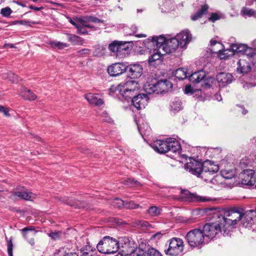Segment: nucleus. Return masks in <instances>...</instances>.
<instances>
[{"mask_svg":"<svg viewBox=\"0 0 256 256\" xmlns=\"http://www.w3.org/2000/svg\"><path fill=\"white\" fill-rule=\"evenodd\" d=\"M181 194L182 198L190 202H209L213 200L212 198L198 196L196 194L191 193L188 190H181Z\"/></svg>","mask_w":256,"mask_h":256,"instance_id":"9d476101","label":"nucleus"},{"mask_svg":"<svg viewBox=\"0 0 256 256\" xmlns=\"http://www.w3.org/2000/svg\"><path fill=\"white\" fill-rule=\"evenodd\" d=\"M110 92H116L118 94H120L126 100H130L131 102L133 98L138 94V93L136 92L128 90H123V88H120L115 86H112L110 88Z\"/></svg>","mask_w":256,"mask_h":256,"instance_id":"dca6fc26","label":"nucleus"},{"mask_svg":"<svg viewBox=\"0 0 256 256\" xmlns=\"http://www.w3.org/2000/svg\"><path fill=\"white\" fill-rule=\"evenodd\" d=\"M242 14L244 16H254L256 12L252 9H250L247 8H244L242 10Z\"/></svg>","mask_w":256,"mask_h":256,"instance_id":"c03bdc74","label":"nucleus"},{"mask_svg":"<svg viewBox=\"0 0 256 256\" xmlns=\"http://www.w3.org/2000/svg\"><path fill=\"white\" fill-rule=\"evenodd\" d=\"M182 102L179 100H174L170 104V110L176 112L182 110Z\"/></svg>","mask_w":256,"mask_h":256,"instance_id":"c9c22d12","label":"nucleus"},{"mask_svg":"<svg viewBox=\"0 0 256 256\" xmlns=\"http://www.w3.org/2000/svg\"><path fill=\"white\" fill-rule=\"evenodd\" d=\"M119 248V243L117 240L109 236L104 237L96 246L98 252L105 254L115 253L118 252Z\"/></svg>","mask_w":256,"mask_h":256,"instance_id":"39448f33","label":"nucleus"},{"mask_svg":"<svg viewBox=\"0 0 256 256\" xmlns=\"http://www.w3.org/2000/svg\"><path fill=\"white\" fill-rule=\"evenodd\" d=\"M166 54L165 52L161 50L160 49L154 50V52L150 56L148 62L150 65H154V62L158 61L160 62L161 58Z\"/></svg>","mask_w":256,"mask_h":256,"instance_id":"cd10ccee","label":"nucleus"},{"mask_svg":"<svg viewBox=\"0 0 256 256\" xmlns=\"http://www.w3.org/2000/svg\"><path fill=\"white\" fill-rule=\"evenodd\" d=\"M20 94L24 99L28 100H34L37 98V96L33 92L26 88H22Z\"/></svg>","mask_w":256,"mask_h":256,"instance_id":"c85d7f7f","label":"nucleus"},{"mask_svg":"<svg viewBox=\"0 0 256 256\" xmlns=\"http://www.w3.org/2000/svg\"><path fill=\"white\" fill-rule=\"evenodd\" d=\"M30 8L32 10H40V8H38V7H36L34 6H30Z\"/></svg>","mask_w":256,"mask_h":256,"instance_id":"338daca9","label":"nucleus"},{"mask_svg":"<svg viewBox=\"0 0 256 256\" xmlns=\"http://www.w3.org/2000/svg\"><path fill=\"white\" fill-rule=\"evenodd\" d=\"M112 204L114 207L120 208L124 206V202L120 198H116L112 200Z\"/></svg>","mask_w":256,"mask_h":256,"instance_id":"79ce46f5","label":"nucleus"},{"mask_svg":"<svg viewBox=\"0 0 256 256\" xmlns=\"http://www.w3.org/2000/svg\"><path fill=\"white\" fill-rule=\"evenodd\" d=\"M90 50L88 48H84L80 50L78 52V54L79 56H84L88 55L90 54Z\"/></svg>","mask_w":256,"mask_h":256,"instance_id":"603ef678","label":"nucleus"},{"mask_svg":"<svg viewBox=\"0 0 256 256\" xmlns=\"http://www.w3.org/2000/svg\"><path fill=\"white\" fill-rule=\"evenodd\" d=\"M128 42H118V50L116 54V56L122 58L127 56L130 52V48L128 44Z\"/></svg>","mask_w":256,"mask_h":256,"instance_id":"b1692460","label":"nucleus"},{"mask_svg":"<svg viewBox=\"0 0 256 256\" xmlns=\"http://www.w3.org/2000/svg\"><path fill=\"white\" fill-rule=\"evenodd\" d=\"M162 6V10L166 12L171 11L174 8V0H166Z\"/></svg>","mask_w":256,"mask_h":256,"instance_id":"f704fd0d","label":"nucleus"},{"mask_svg":"<svg viewBox=\"0 0 256 256\" xmlns=\"http://www.w3.org/2000/svg\"><path fill=\"white\" fill-rule=\"evenodd\" d=\"M95 250V248L92 247L88 242L86 245L83 246L80 248V256H92V253Z\"/></svg>","mask_w":256,"mask_h":256,"instance_id":"7c9ffc66","label":"nucleus"},{"mask_svg":"<svg viewBox=\"0 0 256 256\" xmlns=\"http://www.w3.org/2000/svg\"><path fill=\"white\" fill-rule=\"evenodd\" d=\"M236 174V172L233 170H221V176L226 179H231Z\"/></svg>","mask_w":256,"mask_h":256,"instance_id":"e433bc0d","label":"nucleus"},{"mask_svg":"<svg viewBox=\"0 0 256 256\" xmlns=\"http://www.w3.org/2000/svg\"><path fill=\"white\" fill-rule=\"evenodd\" d=\"M167 40L166 38L161 36L158 37H152V40L150 42V44L152 46L156 45L158 49H160L161 50L163 51L162 47L165 46V43Z\"/></svg>","mask_w":256,"mask_h":256,"instance_id":"bb28decb","label":"nucleus"},{"mask_svg":"<svg viewBox=\"0 0 256 256\" xmlns=\"http://www.w3.org/2000/svg\"><path fill=\"white\" fill-rule=\"evenodd\" d=\"M146 211L150 216L155 217L160 215L162 210L158 206H152Z\"/></svg>","mask_w":256,"mask_h":256,"instance_id":"72a5a7b5","label":"nucleus"},{"mask_svg":"<svg viewBox=\"0 0 256 256\" xmlns=\"http://www.w3.org/2000/svg\"><path fill=\"white\" fill-rule=\"evenodd\" d=\"M106 48L104 46H98L94 52V55L100 57L106 54Z\"/></svg>","mask_w":256,"mask_h":256,"instance_id":"ea45409f","label":"nucleus"},{"mask_svg":"<svg viewBox=\"0 0 256 256\" xmlns=\"http://www.w3.org/2000/svg\"><path fill=\"white\" fill-rule=\"evenodd\" d=\"M208 8V4L202 6L196 13L191 16V19L194 21L200 18L204 14H206Z\"/></svg>","mask_w":256,"mask_h":256,"instance_id":"c756f323","label":"nucleus"},{"mask_svg":"<svg viewBox=\"0 0 256 256\" xmlns=\"http://www.w3.org/2000/svg\"><path fill=\"white\" fill-rule=\"evenodd\" d=\"M186 239L189 246L192 248H199L203 244L206 239L202 230L199 228L192 230L188 232L186 236Z\"/></svg>","mask_w":256,"mask_h":256,"instance_id":"0eeeda50","label":"nucleus"},{"mask_svg":"<svg viewBox=\"0 0 256 256\" xmlns=\"http://www.w3.org/2000/svg\"><path fill=\"white\" fill-rule=\"evenodd\" d=\"M184 250L183 241L182 239L174 238L170 240L168 248L164 250L165 254L172 256H180Z\"/></svg>","mask_w":256,"mask_h":256,"instance_id":"6e6552de","label":"nucleus"},{"mask_svg":"<svg viewBox=\"0 0 256 256\" xmlns=\"http://www.w3.org/2000/svg\"><path fill=\"white\" fill-rule=\"evenodd\" d=\"M68 41L74 44L82 45L84 42V40L82 38L74 34H68Z\"/></svg>","mask_w":256,"mask_h":256,"instance_id":"473e14b6","label":"nucleus"},{"mask_svg":"<svg viewBox=\"0 0 256 256\" xmlns=\"http://www.w3.org/2000/svg\"><path fill=\"white\" fill-rule=\"evenodd\" d=\"M126 66L122 62L113 64L107 68L108 74L112 76H120L126 70Z\"/></svg>","mask_w":256,"mask_h":256,"instance_id":"ddd939ff","label":"nucleus"},{"mask_svg":"<svg viewBox=\"0 0 256 256\" xmlns=\"http://www.w3.org/2000/svg\"><path fill=\"white\" fill-rule=\"evenodd\" d=\"M12 12V10L9 7H6L1 9L0 14L3 16L8 17Z\"/></svg>","mask_w":256,"mask_h":256,"instance_id":"a18cd8bd","label":"nucleus"},{"mask_svg":"<svg viewBox=\"0 0 256 256\" xmlns=\"http://www.w3.org/2000/svg\"><path fill=\"white\" fill-rule=\"evenodd\" d=\"M172 88V83L168 80H154L152 83L146 82L144 86V89L147 94H162L167 92Z\"/></svg>","mask_w":256,"mask_h":256,"instance_id":"20e7f679","label":"nucleus"},{"mask_svg":"<svg viewBox=\"0 0 256 256\" xmlns=\"http://www.w3.org/2000/svg\"><path fill=\"white\" fill-rule=\"evenodd\" d=\"M50 44L52 48H57L60 50H62L64 48L68 46V44H67L58 41H51L50 42Z\"/></svg>","mask_w":256,"mask_h":256,"instance_id":"58836bf2","label":"nucleus"},{"mask_svg":"<svg viewBox=\"0 0 256 256\" xmlns=\"http://www.w3.org/2000/svg\"><path fill=\"white\" fill-rule=\"evenodd\" d=\"M242 224L243 226L248 228L254 223V218L256 217V210H250L242 213Z\"/></svg>","mask_w":256,"mask_h":256,"instance_id":"2eb2a0df","label":"nucleus"},{"mask_svg":"<svg viewBox=\"0 0 256 256\" xmlns=\"http://www.w3.org/2000/svg\"><path fill=\"white\" fill-rule=\"evenodd\" d=\"M116 86L124 90H131L138 93L140 88L138 82L135 80H129L124 83H120Z\"/></svg>","mask_w":256,"mask_h":256,"instance_id":"412c9836","label":"nucleus"},{"mask_svg":"<svg viewBox=\"0 0 256 256\" xmlns=\"http://www.w3.org/2000/svg\"><path fill=\"white\" fill-rule=\"evenodd\" d=\"M86 27L81 24H79L77 26V32L80 34H88V31L86 30Z\"/></svg>","mask_w":256,"mask_h":256,"instance_id":"8fccbe9b","label":"nucleus"},{"mask_svg":"<svg viewBox=\"0 0 256 256\" xmlns=\"http://www.w3.org/2000/svg\"><path fill=\"white\" fill-rule=\"evenodd\" d=\"M131 256H146L144 252L140 249L135 250L132 254Z\"/></svg>","mask_w":256,"mask_h":256,"instance_id":"864d4df0","label":"nucleus"},{"mask_svg":"<svg viewBox=\"0 0 256 256\" xmlns=\"http://www.w3.org/2000/svg\"><path fill=\"white\" fill-rule=\"evenodd\" d=\"M138 182L136 180H134L132 179L128 178L126 182V184L129 186H132L134 185H137L138 184Z\"/></svg>","mask_w":256,"mask_h":256,"instance_id":"4d7b16f0","label":"nucleus"},{"mask_svg":"<svg viewBox=\"0 0 256 256\" xmlns=\"http://www.w3.org/2000/svg\"><path fill=\"white\" fill-rule=\"evenodd\" d=\"M87 101L91 104L95 106H100L104 104L103 100L99 98L96 94H88L84 96Z\"/></svg>","mask_w":256,"mask_h":256,"instance_id":"a878e982","label":"nucleus"},{"mask_svg":"<svg viewBox=\"0 0 256 256\" xmlns=\"http://www.w3.org/2000/svg\"><path fill=\"white\" fill-rule=\"evenodd\" d=\"M147 256H162V255L155 248H151L148 250Z\"/></svg>","mask_w":256,"mask_h":256,"instance_id":"de8ad7c7","label":"nucleus"},{"mask_svg":"<svg viewBox=\"0 0 256 256\" xmlns=\"http://www.w3.org/2000/svg\"><path fill=\"white\" fill-rule=\"evenodd\" d=\"M250 57L246 56V59L241 58L238 62L237 71L240 74H246L251 70L250 64Z\"/></svg>","mask_w":256,"mask_h":256,"instance_id":"a211bd4d","label":"nucleus"},{"mask_svg":"<svg viewBox=\"0 0 256 256\" xmlns=\"http://www.w3.org/2000/svg\"><path fill=\"white\" fill-rule=\"evenodd\" d=\"M6 47H9V48H14V46L12 44H5L4 46V48H6Z\"/></svg>","mask_w":256,"mask_h":256,"instance_id":"69168bd1","label":"nucleus"},{"mask_svg":"<svg viewBox=\"0 0 256 256\" xmlns=\"http://www.w3.org/2000/svg\"><path fill=\"white\" fill-rule=\"evenodd\" d=\"M231 48L232 52H235L237 53H242L246 54L247 56L250 57H254V59L256 60V54H254V50L250 48H248L247 46L240 44H234L231 46ZM253 64L256 66V62H254Z\"/></svg>","mask_w":256,"mask_h":256,"instance_id":"9b49d317","label":"nucleus"},{"mask_svg":"<svg viewBox=\"0 0 256 256\" xmlns=\"http://www.w3.org/2000/svg\"><path fill=\"white\" fill-rule=\"evenodd\" d=\"M226 50L224 51H221L220 50H219L218 51V56L220 58V59H226L228 58V56L226 54Z\"/></svg>","mask_w":256,"mask_h":256,"instance_id":"13d9d810","label":"nucleus"},{"mask_svg":"<svg viewBox=\"0 0 256 256\" xmlns=\"http://www.w3.org/2000/svg\"><path fill=\"white\" fill-rule=\"evenodd\" d=\"M206 74L204 71H198L188 75L189 80L194 84H198L202 82L206 78Z\"/></svg>","mask_w":256,"mask_h":256,"instance_id":"393cba45","label":"nucleus"},{"mask_svg":"<svg viewBox=\"0 0 256 256\" xmlns=\"http://www.w3.org/2000/svg\"><path fill=\"white\" fill-rule=\"evenodd\" d=\"M8 80L12 82H18V78L14 73H10L9 74Z\"/></svg>","mask_w":256,"mask_h":256,"instance_id":"3c124183","label":"nucleus"},{"mask_svg":"<svg viewBox=\"0 0 256 256\" xmlns=\"http://www.w3.org/2000/svg\"><path fill=\"white\" fill-rule=\"evenodd\" d=\"M68 18V22L72 24L73 26H74L76 28L80 24V18H77L75 20H72L70 18Z\"/></svg>","mask_w":256,"mask_h":256,"instance_id":"5fc2aeb1","label":"nucleus"},{"mask_svg":"<svg viewBox=\"0 0 256 256\" xmlns=\"http://www.w3.org/2000/svg\"><path fill=\"white\" fill-rule=\"evenodd\" d=\"M205 164H203L195 159L190 158L184 165V168L191 174L197 176H200L202 178L214 174L218 170L217 166H214L212 167L210 165V167H207Z\"/></svg>","mask_w":256,"mask_h":256,"instance_id":"f257e3e1","label":"nucleus"},{"mask_svg":"<svg viewBox=\"0 0 256 256\" xmlns=\"http://www.w3.org/2000/svg\"><path fill=\"white\" fill-rule=\"evenodd\" d=\"M223 226L224 234H228L232 229L242 218V213L233 210L224 212V215L218 216Z\"/></svg>","mask_w":256,"mask_h":256,"instance_id":"f03ea898","label":"nucleus"},{"mask_svg":"<svg viewBox=\"0 0 256 256\" xmlns=\"http://www.w3.org/2000/svg\"><path fill=\"white\" fill-rule=\"evenodd\" d=\"M233 76L229 73L220 72L216 76V80L220 86H225L233 80Z\"/></svg>","mask_w":256,"mask_h":256,"instance_id":"aec40b11","label":"nucleus"},{"mask_svg":"<svg viewBox=\"0 0 256 256\" xmlns=\"http://www.w3.org/2000/svg\"><path fill=\"white\" fill-rule=\"evenodd\" d=\"M22 233L23 237L25 240L32 246L34 244V239L37 231L35 230L34 226H30L26 227L20 230Z\"/></svg>","mask_w":256,"mask_h":256,"instance_id":"f3484780","label":"nucleus"},{"mask_svg":"<svg viewBox=\"0 0 256 256\" xmlns=\"http://www.w3.org/2000/svg\"><path fill=\"white\" fill-rule=\"evenodd\" d=\"M0 112H3L4 116H9L10 114H8V109L4 107V106L0 105Z\"/></svg>","mask_w":256,"mask_h":256,"instance_id":"052dcab7","label":"nucleus"},{"mask_svg":"<svg viewBox=\"0 0 256 256\" xmlns=\"http://www.w3.org/2000/svg\"><path fill=\"white\" fill-rule=\"evenodd\" d=\"M240 182L243 186H256V178L255 172L252 170H244L240 174Z\"/></svg>","mask_w":256,"mask_h":256,"instance_id":"1a4fd4ad","label":"nucleus"},{"mask_svg":"<svg viewBox=\"0 0 256 256\" xmlns=\"http://www.w3.org/2000/svg\"><path fill=\"white\" fill-rule=\"evenodd\" d=\"M126 72L132 79L140 78L143 73L142 66L138 63H134L126 66Z\"/></svg>","mask_w":256,"mask_h":256,"instance_id":"f8f14e48","label":"nucleus"},{"mask_svg":"<svg viewBox=\"0 0 256 256\" xmlns=\"http://www.w3.org/2000/svg\"><path fill=\"white\" fill-rule=\"evenodd\" d=\"M108 48L112 52L116 54V56L118 50V41H114L110 43L108 46Z\"/></svg>","mask_w":256,"mask_h":256,"instance_id":"a19ab883","label":"nucleus"},{"mask_svg":"<svg viewBox=\"0 0 256 256\" xmlns=\"http://www.w3.org/2000/svg\"><path fill=\"white\" fill-rule=\"evenodd\" d=\"M12 243L11 240L8 242V252L9 256H12Z\"/></svg>","mask_w":256,"mask_h":256,"instance_id":"6e6d98bb","label":"nucleus"},{"mask_svg":"<svg viewBox=\"0 0 256 256\" xmlns=\"http://www.w3.org/2000/svg\"><path fill=\"white\" fill-rule=\"evenodd\" d=\"M62 234V233L61 232L58 231V232H51L50 234H48V236L52 240H57L60 238Z\"/></svg>","mask_w":256,"mask_h":256,"instance_id":"09e8293b","label":"nucleus"},{"mask_svg":"<svg viewBox=\"0 0 256 256\" xmlns=\"http://www.w3.org/2000/svg\"><path fill=\"white\" fill-rule=\"evenodd\" d=\"M180 44L176 38L168 39L165 46L162 47L163 52L166 54L170 53L176 50Z\"/></svg>","mask_w":256,"mask_h":256,"instance_id":"5701e85b","label":"nucleus"},{"mask_svg":"<svg viewBox=\"0 0 256 256\" xmlns=\"http://www.w3.org/2000/svg\"><path fill=\"white\" fill-rule=\"evenodd\" d=\"M88 16L90 18V22H95V23L103 22H104V21L102 20H100L96 17L92 16Z\"/></svg>","mask_w":256,"mask_h":256,"instance_id":"680f3d73","label":"nucleus"},{"mask_svg":"<svg viewBox=\"0 0 256 256\" xmlns=\"http://www.w3.org/2000/svg\"><path fill=\"white\" fill-rule=\"evenodd\" d=\"M148 100L147 94H137L132 100V103L138 110H140L145 108L148 103Z\"/></svg>","mask_w":256,"mask_h":256,"instance_id":"4468645a","label":"nucleus"},{"mask_svg":"<svg viewBox=\"0 0 256 256\" xmlns=\"http://www.w3.org/2000/svg\"><path fill=\"white\" fill-rule=\"evenodd\" d=\"M214 82V78H208L204 80V83L202 84V86L205 88H210L212 86Z\"/></svg>","mask_w":256,"mask_h":256,"instance_id":"37998d69","label":"nucleus"},{"mask_svg":"<svg viewBox=\"0 0 256 256\" xmlns=\"http://www.w3.org/2000/svg\"><path fill=\"white\" fill-rule=\"evenodd\" d=\"M189 74L187 72V70L184 68H180L177 69L174 73L175 77L178 80H184L188 77Z\"/></svg>","mask_w":256,"mask_h":256,"instance_id":"2f4dec72","label":"nucleus"},{"mask_svg":"<svg viewBox=\"0 0 256 256\" xmlns=\"http://www.w3.org/2000/svg\"><path fill=\"white\" fill-rule=\"evenodd\" d=\"M180 47L183 48L188 44L192 39L191 34L188 30H183L178 34L176 37Z\"/></svg>","mask_w":256,"mask_h":256,"instance_id":"6ab92c4d","label":"nucleus"},{"mask_svg":"<svg viewBox=\"0 0 256 256\" xmlns=\"http://www.w3.org/2000/svg\"><path fill=\"white\" fill-rule=\"evenodd\" d=\"M223 229V226L222 223H220V221L218 218L214 222L206 224L203 226L202 230L206 239H207L208 240L213 239L220 234L226 236V234H224V230Z\"/></svg>","mask_w":256,"mask_h":256,"instance_id":"423d86ee","label":"nucleus"},{"mask_svg":"<svg viewBox=\"0 0 256 256\" xmlns=\"http://www.w3.org/2000/svg\"><path fill=\"white\" fill-rule=\"evenodd\" d=\"M184 92L186 94H192L193 93V89L190 85L186 86L184 88Z\"/></svg>","mask_w":256,"mask_h":256,"instance_id":"e2e57ef3","label":"nucleus"},{"mask_svg":"<svg viewBox=\"0 0 256 256\" xmlns=\"http://www.w3.org/2000/svg\"><path fill=\"white\" fill-rule=\"evenodd\" d=\"M124 207L126 208L136 209L140 207V206L134 204L132 201H125Z\"/></svg>","mask_w":256,"mask_h":256,"instance_id":"49530a36","label":"nucleus"},{"mask_svg":"<svg viewBox=\"0 0 256 256\" xmlns=\"http://www.w3.org/2000/svg\"><path fill=\"white\" fill-rule=\"evenodd\" d=\"M28 23V22L26 20H18V24L21 25H26Z\"/></svg>","mask_w":256,"mask_h":256,"instance_id":"0e129e2a","label":"nucleus"},{"mask_svg":"<svg viewBox=\"0 0 256 256\" xmlns=\"http://www.w3.org/2000/svg\"><path fill=\"white\" fill-rule=\"evenodd\" d=\"M154 150L160 153H166L168 152H179L181 146L179 142L174 138H168L166 140H156L152 144Z\"/></svg>","mask_w":256,"mask_h":256,"instance_id":"7ed1b4c3","label":"nucleus"},{"mask_svg":"<svg viewBox=\"0 0 256 256\" xmlns=\"http://www.w3.org/2000/svg\"><path fill=\"white\" fill-rule=\"evenodd\" d=\"M220 18L219 16L216 13H212L210 16L208 18L209 20L214 22Z\"/></svg>","mask_w":256,"mask_h":256,"instance_id":"bf43d9fd","label":"nucleus"},{"mask_svg":"<svg viewBox=\"0 0 256 256\" xmlns=\"http://www.w3.org/2000/svg\"><path fill=\"white\" fill-rule=\"evenodd\" d=\"M16 196L26 200H32L36 198V195L32 192H28V190H23L14 192L10 196V197L14 198Z\"/></svg>","mask_w":256,"mask_h":256,"instance_id":"4be33fe9","label":"nucleus"},{"mask_svg":"<svg viewBox=\"0 0 256 256\" xmlns=\"http://www.w3.org/2000/svg\"><path fill=\"white\" fill-rule=\"evenodd\" d=\"M90 22V21L88 16L80 18V24L86 28H92L93 30H96V28L94 26L89 24Z\"/></svg>","mask_w":256,"mask_h":256,"instance_id":"4c0bfd02","label":"nucleus"},{"mask_svg":"<svg viewBox=\"0 0 256 256\" xmlns=\"http://www.w3.org/2000/svg\"><path fill=\"white\" fill-rule=\"evenodd\" d=\"M210 46H213L218 44V42L215 40H211L210 41Z\"/></svg>","mask_w":256,"mask_h":256,"instance_id":"774afa93","label":"nucleus"}]
</instances>
